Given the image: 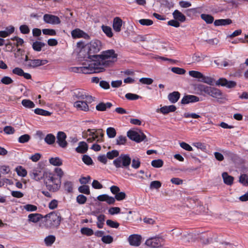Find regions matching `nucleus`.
Instances as JSON below:
<instances>
[{
	"label": "nucleus",
	"mask_w": 248,
	"mask_h": 248,
	"mask_svg": "<svg viewBox=\"0 0 248 248\" xmlns=\"http://www.w3.org/2000/svg\"><path fill=\"white\" fill-rule=\"evenodd\" d=\"M42 32L44 34L50 36H54L56 34V31L53 29H44L42 30Z\"/></svg>",
	"instance_id": "59"
},
{
	"label": "nucleus",
	"mask_w": 248,
	"mask_h": 248,
	"mask_svg": "<svg viewBox=\"0 0 248 248\" xmlns=\"http://www.w3.org/2000/svg\"><path fill=\"white\" fill-rule=\"evenodd\" d=\"M71 35L72 37L74 39L79 38L81 37L86 38L88 37V35L85 32L79 29H76L73 30L71 31Z\"/></svg>",
	"instance_id": "24"
},
{
	"label": "nucleus",
	"mask_w": 248,
	"mask_h": 248,
	"mask_svg": "<svg viewBox=\"0 0 248 248\" xmlns=\"http://www.w3.org/2000/svg\"><path fill=\"white\" fill-rule=\"evenodd\" d=\"M232 23V21L229 18L217 19L214 22L215 26H226Z\"/></svg>",
	"instance_id": "25"
},
{
	"label": "nucleus",
	"mask_w": 248,
	"mask_h": 248,
	"mask_svg": "<svg viewBox=\"0 0 248 248\" xmlns=\"http://www.w3.org/2000/svg\"><path fill=\"white\" fill-rule=\"evenodd\" d=\"M199 101L198 97L193 95H187L183 97L181 100L183 104H187L190 103H194Z\"/></svg>",
	"instance_id": "17"
},
{
	"label": "nucleus",
	"mask_w": 248,
	"mask_h": 248,
	"mask_svg": "<svg viewBox=\"0 0 248 248\" xmlns=\"http://www.w3.org/2000/svg\"><path fill=\"white\" fill-rule=\"evenodd\" d=\"M128 240L130 245L137 247L140 244L141 236L137 234H132L129 236Z\"/></svg>",
	"instance_id": "16"
},
{
	"label": "nucleus",
	"mask_w": 248,
	"mask_h": 248,
	"mask_svg": "<svg viewBox=\"0 0 248 248\" xmlns=\"http://www.w3.org/2000/svg\"><path fill=\"white\" fill-rule=\"evenodd\" d=\"M176 108L174 105L165 106L156 109L157 112H161L163 114H167L170 112H174L176 110Z\"/></svg>",
	"instance_id": "22"
},
{
	"label": "nucleus",
	"mask_w": 248,
	"mask_h": 248,
	"mask_svg": "<svg viewBox=\"0 0 248 248\" xmlns=\"http://www.w3.org/2000/svg\"><path fill=\"white\" fill-rule=\"evenodd\" d=\"M164 164L163 161L161 159H155L151 162V165L156 168H160L163 166Z\"/></svg>",
	"instance_id": "42"
},
{
	"label": "nucleus",
	"mask_w": 248,
	"mask_h": 248,
	"mask_svg": "<svg viewBox=\"0 0 248 248\" xmlns=\"http://www.w3.org/2000/svg\"><path fill=\"white\" fill-rule=\"evenodd\" d=\"M12 72L13 74L17 76L23 77L27 79H30L31 78V76L29 73H25L21 68L19 67H16L13 69Z\"/></svg>",
	"instance_id": "21"
},
{
	"label": "nucleus",
	"mask_w": 248,
	"mask_h": 248,
	"mask_svg": "<svg viewBox=\"0 0 248 248\" xmlns=\"http://www.w3.org/2000/svg\"><path fill=\"white\" fill-rule=\"evenodd\" d=\"M106 224L110 227L113 228H117L119 226V224L117 222L113 221L110 219L107 220L106 221Z\"/></svg>",
	"instance_id": "62"
},
{
	"label": "nucleus",
	"mask_w": 248,
	"mask_h": 248,
	"mask_svg": "<svg viewBox=\"0 0 248 248\" xmlns=\"http://www.w3.org/2000/svg\"><path fill=\"white\" fill-rule=\"evenodd\" d=\"M112 106L110 103H100L96 106V109L98 111H105L107 108H110Z\"/></svg>",
	"instance_id": "30"
},
{
	"label": "nucleus",
	"mask_w": 248,
	"mask_h": 248,
	"mask_svg": "<svg viewBox=\"0 0 248 248\" xmlns=\"http://www.w3.org/2000/svg\"><path fill=\"white\" fill-rule=\"evenodd\" d=\"M126 198V194L124 192H119L115 196V200H116L118 201H121Z\"/></svg>",
	"instance_id": "61"
},
{
	"label": "nucleus",
	"mask_w": 248,
	"mask_h": 248,
	"mask_svg": "<svg viewBox=\"0 0 248 248\" xmlns=\"http://www.w3.org/2000/svg\"><path fill=\"white\" fill-rule=\"evenodd\" d=\"M81 232L88 236H91L93 234V231L92 229L85 227L81 229Z\"/></svg>",
	"instance_id": "60"
},
{
	"label": "nucleus",
	"mask_w": 248,
	"mask_h": 248,
	"mask_svg": "<svg viewBox=\"0 0 248 248\" xmlns=\"http://www.w3.org/2000/svg\"><path fill=\"white\" fill-rule=\"evenodd\" d=\"M85 136L89 143H92L95 141L98 142L103 141V134L95 129H88L85 133Z\"/></svg>",
	"instance_id": "5"
},
{
	"label": "nucleus",
	"mask_w": 248,
	"mask_h": 248,
	"mask_svg": "<svg viewBox=\"0 0 248 248\" xmlns=\"http://www.w3.org/2000/svg\"><path fill=\"white\" fill-rule=\"evenodd\" d=\"M106 132L109 138H113L116 135V131L115 128L111 127L108 128L107 129Z\"/></svg>",
	"instance_id": "46"
},
{
	"label": "nucleus",
	"mask_w": 248,
	"mask_h": 248,
	"mask_svg": "<svg viewBox=\"0 0 248 248\" xmlns=\"http://www.w3.org/2000/svg\"><path fill=\"white\" fill-rule=\"evenodd\" d=\"M119 155V152L117 150H112L107 154V157L109 159H112Z\"/></svg>",
	"instance_id": "51"
},
{
	"label": "nucleus",
	"mask_w": 248,
	"mask_h": 248,
	"mask_svg": "<svg viewBox=\"0 0 248 248\" xmlns=\"http://www.w3.org/2000/svg\"><path fill=\"white\" fill-rule=\"evenodd\" d=\"M201 17L207 24H211L214 22V17L210 15L202 14L201 15Z\"/></svg>",
	"instance_id": "32"
},
{
	"label": "nucleus",
	"mask_w": 248,
	"mask_h": 248,
	"mask_svg": "<svg viewBox=\"0 0 248 248\" xmlns=\"http://www.w3.org/2000/svg\"><path fill=\"white\" fill-rule=\"evenodd\" d=\"M101 29L104 32V33L109 38H111L113 36V33L112 31L111 28L108 26L106 25H102Z\"/></svg>",
	"instance_id": "33"
},
{
	"label": "nucleus",
	"mask_w": 248,
	"mask_h": 248,
	"mask_svg": "<svg viewBox=\"0 0 248 248\" xmlns=\"http://www.w3.org/2000/svg\"><path fill=\"white\" fill-rule=\"evenodd\" d=\"M117 54L113 49L103 51L99 55L89 56V60L81 62V66L73 68V71L89 74L102 71L103 66H108L117 61Z\"/></svg>",
	"instance_id": "1"
},
{
	"label": "nucleus",
	"mask_w": 248,
	"mask_h": 248,
	"mask_svg": "<svg viewBox=\"0 0 248 248\" xmlns=\"http://www.w3.org/2000/svg\"><path fill=\"white\" fill-rule=\"evenodd\" d=\"M101 42L98 40H92L89 43L85 45L79 52L80 55H81L84 52L86 51L88 52L87 55L85 56L86 59L83 62L86 60H89V56H93L91 54L99 51L101 49Z\"/></svg>",
	"instance_id": "4"
},
{
	"label": "nucleus",
	"mask_w": 248,
	"mask_h": 248,
	"mask_svg": "<svg viewBox=\"0 0 248 248\" xmlns=\"http://www.w3.org/2000/svg\"><path fill=\"white\" fill-rule=\"evenodd\" d=\"M34 112L36 114L46 116H50L51 114V113L48 111L39 108L35 109Z\"/></svg>",
	"instance_id": "41"
},
{
	"label": "nucleus",
	"mask_w": 248,
	"mask_h": 248,
	"mask_svg": "<svg viewBox=\"0 0 248 248\" xmlns=\"http://www.w3.org/2000/svg\"><path fill=\"white\" fill-rule=\"evenodd\" d=\"M76 201L80 204H84L87 201V198L83 195L80 194L77 197Z\"/></svg>",
	"instance_id": "57"
},
{
	"label": "nucleus",
	"mask_w": 248,
	"mask_h": 248,
	"mask_svg": "<svg viewBox=\"0 0 248 248\" xmlns=\"http://www.w3.org/2000/svg\"><path fill=\"white\" fill-rule=\"evenodd\" d=\"M171 71L173 73L178 75H184L186 72V71L184 69L177 67L171 68Z\"/></svg>",
	"instance_id": "50"
},
{
	"label": "nucleus",
	"mask_w": 248,
	"mask_h": 248,
	"mask_svg": "<svg viewBox=\"0 0 248 248\" xmlns=\"http://www.w3.org/2000/svg\"><path fill=\"white\" fill-rule=\"evenodd\" d=\"M44 226L46 229L58 228L61 224L62 217L60 214L52 212L45 215Z\"/></svg>",
	"instance_id": "2"
},
{
	"label": "nucleus",
	"mask_w": 248,
	"mask_h": 248,
	"mask_svg": "<svg viewBox=\"0 0 248 248\" xmlns=\"http://www.w3.org/2000/svg\"><path fill=\"white\" fill-rule=\"evenodd\" d=\"M56 240V237L53 235H49L46 237L44 239V242L45 243V245L49 247L51 246L55 241Z\"/></svg>",
	"instance_id": "31"
},
{
	"label": "nucleus",
	"mask_w": 248,
	"mask_h": 248,
	"mask_svg": "<svg viewBox=\"0 0 248 248\" xmlns=\"http://www.w3.org/2000/svg\"><path fill=\"white\" fill-rule=\"evenodd\" d=\"M207 94L217 99H221L222 97L221 91L217 88L212 87H210Z\"/></svg>",
	"instance_id": "19"
},
{
	"label": "nucleus",
	"mask_w": 248,
	"mask_h": 248,
	"mask_svg": "<svg viewBox=\"0 0 248 248\" xmlns=\"http://www.w3.org/2000/svg\"><path fill=\"white\" fill-rule=\"evenodd\" d=\"M27 56H26V60L27 61V65L28 67L35 68L38 66L45 65L48 62V61L46 60H40V59H34V60H27Z\"/></svg>",
	"instance_id": "9"
},
{
	"label": "nucleus",
	"mask_w": 248,
	"mask_h": 248,
	"mask_svg": "<svg viewBox=\"0 0 248 248\" xmlns=\"http://www.w3.org/2000/svg\"><path fill=\"white\" fill-rule=\"evenodd\" d=\"M0 82L5 85H9L13 82V80L9 77L4 76L1 78Z\"/></svg>",
	"instance_id": "55"
},
{
	"label": "nucleus",
	"mask_w": 248,
	"mask_h": 248,
	"mask_svg": "<svg viewBox=\"0 0 248 248\" xmlns=\"http://www.w3.org/2000/svg\"><path fill=\"white\" fill-rule=\"evenodd\" d=\"M189 75L194 78L197 79H202L203 77V74L198 71L191 70L188 72Z\"/></svg>",
	"instance_id": "38"
},
{
	"label": "nucleus",
	"mask_w": 248,
	"mask_h": 248,
	"mask_svg": "<svg viewBox=\"0 0 248 248\" xmlns=\"http://www.w3.org/2000/svg\"><path fill=\"white\" fill-rule=\"evenodd\" d=\"M101 240L105 244H110L113 242V238L111 236L107 235L102 236Z\"/></svg>",
	"instance_id": "58"
},
{
	"label": "nucleus",
	"mask_w": 248,
	"mask_h": 248,
	"mask_svg": "<svg viewBox=\"0 0 248 248\" xmlns=\"http://www.w3.org/2000/svg\"><path fill=\"white\" fill-rule=\"evenodd\" d=\"M127 137L131 140L140 142L144 140L145 136L140 131L129 130L127 132Z\"/></svg>",
	"instance_id": "7"
},
{
	"label": "nucleus",
	"mask_w": 248,
	"mask_h": 248,
	"mask_svg": "<svg viewBox=\"0 0 248 248\" xmlns=\"http://www.w3.org/2000/svg\"><path fill=\"white\" fill-rule=\"evenodd\" d=\"M88 150V145L84 141H80L78 143V146L76 148V151L78 153H84Z\"/></svg>",
	"instance_id": "27"
},
{
	"label": "nucleus",
	"mask_w": 248,
	"mask_h": 248,
	"mask_svg": "<svg viewBox=\"0 0 248 248\" xmlns=\"http://www.w3.org/2000/svg\"><path fill=\"white\" fill-rule=\"evenodd\" d=\"M44 183L47 189L52 192H56L61 187V181L56 174L52 172H46L44 175Z\"/></svg>",
	"instance_id": "3"
},
{
	"label": "nucleus",
	"mask_w": 248,
	"mask_h": 248,
	"mask_svg": "<svg viewBox=\"0 0 248 248\" xmlns=\"http://www.w3.org/2000/svg\"><path fill=\"white\" fill-rule=\"evenodd\" d=\"M123 21L119 17H116L113 19L112 27L116 32H120L121 31V28L123 25Z\"/></svg>",
	"instance_id": "20"
},
{
	"label": "nucleus",
	"mask_w": 248,
	"mask_h": 248,
	"mask_svg": "<svg viewBox=\"0 0 248 248\" xmlns=\"http://www.w3.org/2000/svg\"><path fill=\"white\" fill-rule=\"evenodd\" d=\"M180 97V93L178 92H174L170 93L168 95V99L169 101L172 103H176Z\"/></svg>",
	"instance_id": "29"
},
{
	"label": "nucleus",
	"mask_w": 248,
	"mask_h": 248,
	"mask_svg": "<svg viewBox=\"0 0 248 248\" xmlns=\"http://www.w3.org/2000/svg\"><path fill=\"white\" fill-rule=\"evenodd\" d=\"M162 239L160 237H152L148 239L145 244L152 248H157L161 246Z\"/></svg>",
	"instance_id": "14"
},
{
	"label": "nucleus",
	"mask_w": 248,
	"mask_h": 248,
	"mask_svg": "<svg viewBox=\"0 0 248 248\" xmlns=\"http://www.w3.org/2000/svg\"><path fill=\"white\" fill-rule=\"evenodd\" d=\"M239 182L243 185H248V176L246 174H242L240 176Z\"/></svg>",
	"instance_id": "63"
},
{
	"label": "nucleus",
	"mask_w": 248,
	"mask_h": 248,
	"mask_svg": "<svg viewBox=\"0 0 248 248\" xmlns=\"http://www.w3.org/2000/svg\"><path fill=\"white\" fill-rule=\"evenodd\" d=\"M131 159L128 155L121 154L115 159L113 163L117 168H128L131 163Z\"/></svg>",
	"instance_id": "6"
},
{
	"label": "nucleus",
	"mask_w": 248,
	"mask_h": 248,
	"mask_svg": "<svg viewBox=\"0 0 248 248\" xmlns=\"http://www.w3.org/2000/svg\"><path fill=\"white\" fill-rule=\"evenodd\" d=\"M105 216L104 215H100L97 217V226L99 228H102L104 225V222L105 221Z\"/></svg>",
	"instance_id": "47"
},
{
	"label": "nucleus",
	"mask_w": 248,
	"mask_h": 248,
	"mask_svg": "<svg viewBox=\"0 0 248 248\" xmlns=\"http://www.w3.org/2000/svg\"><path fill=\"white\" fill-rule=\"evenodd\" d=\"M23 209L27 212H34L37 211V207L33 204H27L23 206Z\"/></svg>",
	"instance_id": "44"
},
{
	"label": "nucleus",
	"mask_w": 248,
	"mask_h": 248,
	"mask_svg": "<svg viewBox=\"0 0 248 248\" xmlns=\"http://www.w3.org/2000/svg\"><path fill=\"white\" fill-rule=\"evenodd\" d=\"M66 135L62 132H58L57 134V143L62 148H65L67 145V142L66 141Z\"/></svg>",
	"instance_id": "15"
},
{
	"label": "nucleus",
	"mask_w": 248,
	"mask_h": 248,
	"mask_svg": "<svg viewBox=\"0 0 248 248\" xmlns=\"http://www.w3.org/2000/svg\"><path fill=\"white\" fill-rule=\"evenodd\" d=\"M97 199L100 202H106L109 204H113L115 202L114 198L109 196L107 194H102L99 195L97 197Z\"/></svg>",
	"instance_id": "18"
},
{
	"label": "nucleus",
	"mask_w": 248,
	"mask_h": 248,
	"mask_svg": "<svg viewBox=\"0 0 248 248\" xmlns=\"http://www.w3.org/2000/svg\"><path fill=\"white\" fill-rule=\"evenodd\" d=\"M43 20L45 23L52 25L60 24L61 22L58 16L50 14L44 15Z\"/></svg>",
	"instance_id": "11"
},
{
	"label": "nucleus",
	"mask_w": 248,
	"mask_h": 248,
	"mask_svg": "<svg viewBox=\"0 0 248 248\" xmlns=\"http://www.w3.org/2000/svg\"><path fill=\"white\" fill-rule=\"evenodd\" d=\"M217 86L225 87L228 88H234L236 86V82L234 81L228 80L225 78H220L216 82Z\"/></svg>",
	"instance_id": "13"
},
{
	"label": "nucleus",
	"mask_w": 248,
	"mask_h": 248,
	"mask_svg": "<svg viewBox=\"0 0 248 248\" xmlns=\"http://www.w3.org/2000/svg\"><path fill=\"white\" fill-rule=\"evenodd\" d=\"M30 176L32 179L36 181H39L44 177L45 174H43L42 169L40 168H36L32 169L29 173Z\"/></svg>",
	"instance_id": "12"
},
{
	"label": "nucleus",
	"mask_w": 248,
	"mask_h": 248,
	"mask_svg": "<svg viewBox=\"0 0 248 248\" xmlns=\"http://www.w3.org/2000/svg\"><path fill=\"white\" fill-rule=\"evenodd\" d=\"M201 81L208 85H212L214 83V79L210 77H206L203 75V77L201 79Z\"/></svg>",
	"instance_id": "54"
},
{
	"label": "nucleus",
	"mask_w": 248,
	"mask_h": 248,
	"mask_svg": "<svg viewBox=\"0 0 248 248\" xmlns=\"http://www.w3.org/2000/svg\"><path fill=\"white\" fill-rule=\"evenodd\" d=\"M30 139V136L28 134H25L19 137L18 141L20 143H25Z\"/></svg>",
	"instance_id": "64"
},
{
	"label": "nucleus",
	"mask_w": 248,
	"mask_h": 248,
	"mask_svg": "<svg viewBox=\"0 0 248 248\" xmlns=\"http://www.w3.org/2000/svg\"><path fill=\"white\" fill-rule=\"evenodd\" d=\"M43 218V216L41 214L38 213H33L30 214L28 215V220L29 222L36 223Z\"/></svg>",
	"instance_id": "23"
},
{
	"label": "nucleus",
	"mask_w": 248,
	"mask_h": 248,
	"mask_svg": "<svg viewBox=\"0 0 248 248\" xmlns=\"http://www.w3.org/2000/svg\"><path fill=\"white\" fill-rule=\"evenodd\" d=\"M44 46V43L41 42L36 41L33 43L32 47L34 50L40 51Z\"/></svg>",
	"instance_id": "43"
},
{
	"label": "nucleus",
	"mask_w": 248,
	"mask_h": 248,
	"mask_svg": "<svg viewBox=\"0 0 248 248\" xmlns=\"http://www.w3.org/2000/svg\"><path fill=\"white\" fill-rule=\"evenodd\" d=\"M53 174H56V177L62 181V178L64 175V172L60 168H56L54 170Z\"/></svg>",
	"instance_id": "45"
},
{
	"label": "nucleus",
	"mask_w": 248,
	"mask_h": 248,
	"mask_svg": "<svg viewBox=\"0 0 248 248\" xmlns=\"http://www.w3.org/2000/svg\"><path fill=\"white\" fill-rule=\"evenodd\" d=\"M49 162L51 165L56 166H60L62 164V159L58 157L50 158Z\"/></svg>",
	"instance_id": "35"
},
{
	"label": "nucleus",
	"mask_w": 248,
	"mask_h": 248,
	"mask_svg": "<svg viewBox=\"0 0 248 248\" xmlns=\"http://www.w3.org/2000/svg\"><path fill=\"white\" fill-rule=\"evenodd\" d=\"M56 138L52 134H47L45 138V141L48 144L51 145L55 142Z\"/></svg>",
	"instance_id": "37"
},
{
	"label": "nucleus",
	"mask_w": 248,
	"mask_h": 248,
	"mask_svg": "<svg viewBox=\"0 0 248 248\" xmlns=\"http://www.w3.org/2000/svg\"><path fill=\"white\" fill-rule=\"evenodd\" d=\"M11 39L13 41H16V43L14 44L16 47H18L19 46H21L24 43V40L18 37H14L11 38Z\"/></svg>",
	"instance_id": "52"
},
{
	"label": "nucleus",
	"mask_w": 248,
	"mask_h": 248,
	"mask_svg": "<svg viewBox=\"0 0 248 248\" xmlns=\"http://www.w3.org/2000/svg\"><path fill=\"white\" fill-rule=\"evenodd\" d=\"M172 16L175 20L181 22H184L186 19L185 16L177 10H175L173 12Z\"/></svg>",
	"instance_id": "26"
},
{
	"label": "nucleus",
	"mask_w": 248,
	"mask_h": 248,
	"mask_svg": "<svg viewBox=\"0 0 248 248\" xmlns=\"http://www.w3.org/2000/svg\"><path fill=\"white\" fill-rule=\"evenodd\" d=\"M73 183L70 181H66L64 183V188L68 192H71L73 190Z\"/></svg>",
	"instance_id": "53"
},
{
	"label": "nucleus",
	"mask_w": 248,
	"mask_h": 248,
	"mask_svg": "<svg viewBox=\"0 0 248 248\" xmlns=\"http://www.w3.org/2000/svg\"><path fill=\"white\" fill-rule=\"evenodd\" d=\"M89 103L86 100H77L74 103L73 106L78 110L88 111L90 110Z\"/></svg>",
	"instance_id": "8"
},
{
	"label": "nucleus",
	"mask_w": 248,
	"mask_h": 248,
	"mask_svg": "<svg viewBox=\"0 0 248 248\" xmlns=\"http://www.w3.org/2000/svg\"><path fill=\"white\" fill-rule=\"evenodd\" d=\"M127 141L126 137L123 136H119L115 140L116 144L118 145H124Z\"/></svg>",
	"instance_id": "39"
},
{
	"label": "nucleus",
	"mask_w": 248,
	"mask_h": 248,
	"mask_svg": "<svg viewBox=\"0 0 248 248\" xmlns=\"http://www.w3.org/2000/svg\"><path fill=\"white\" fill-rule=\"evenodd\" d=\"M204 57L199 54H194L192 56V61L191 63H197L202 61L204 59Z\"/></svg>",
	"instance_id": "40"
},
{
	"label": "nucleus",
	"mask_w": 248,
	"mask_h": 248,
	"mask_svg": "<svg viewBox=\"0 0 248 248\" xmlns=\"http://www.w3.org/2000/svg\"><path fill=\"white\" fill-rule=\"evenodd\" d=\"M224 183L227 185H232L233 182V177L228 175L227 172H223L222 174Z\"/></svg>",
	"instance_id": "28"
},
{
	"label": "nucleus",
	"mask_w": 248,
	"mask_h": 248,
	"mask_svg": "<svg viewBox=\"0 0 248 248\" xmlns=\"http://www.w3.org/2000/svg\"><path fill=\"white\" fill-rule=\"evenodd\" d=\"M139 22L142 26H151L153 24V21L149 19H141Z\"/></svg>",
	"instance_id": "56"
},
{
	"label": "nucleus",
	"mask_w": 248,
	"mask_h": 248,
	"mask_svg": "<svg viewBox=\"0 0 248 248\" xmlns=\"http://www.w3.org/2000/svg\"><path fill=\"white\" fill-rule=\"evenodd\" d=\"M78 189L79 192L85 194L89 195L90 193L89 186L87 185L81 186L78 187Z\"/></svg>",
	"instance_id": "49"
},
{
	"label": "nucleus",
	"mask_w": 248,
	"mask_h": 248,
	"mask_svg": "<svg viewBox=\"0 0 248 248\" xmlns=\"http://www.w3.org/2000/svg\"><path fill=\"white\" fill-rule=\"evenodd\" d=\"M162 184L159 181H154L151 182L150 188L151 189H158L161 186Z\"/></svg>",
	"instance_id": "48"
},
{
	"label": "nucleus",
	"mask_w": 248,
	"mask_h": 248,
	"mask_svg": "<svg viewBox=\"0 0 248 248\" xmlns=\"http://www.w3.org/2000/svg\"><path fill=\"white\" fill-rule=\"evenodd\" d=\"M75 96L78 100H86L89 103H92L94 98L83 91H78L75 93Z\"/></svg>",
	"instance_id": "10"
},
{
	"label": "nucleus",
	"mask_w": 248,
	"mask_h": 248,
	"mask_svg": "<svg viewBox=\"0 0 248 248\" xmlns=\"http://www.w3.org/2000/svg\"><path fill=\"white\" fill-rule=\"evenodd\" d=\"M15 170L19 176L24 177L27 175V171L22 166H17Z\"/></svg>",
	"instance_id": "34"
},
{
	"label": "nucleus",
	"mask_w": 248,
	"mask_h": 248,
	"mask_svg": "<svg viewBox=\"0 0 248 248\" xmlns=\"http://www.w3.org/2000/svg\"><path fill=\"white\" fill-rule=\"evenodd\" d=\"M21 104L25 108H32L35 107L34 103L29 99L22 100Z\"/></svg>",
	"instance_id": "36"
}]
</instances>
